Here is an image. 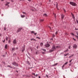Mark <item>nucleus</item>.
Masks as SVG:
<instances>
[{"mask_svg":"<svg viewBox=\"0 0 78 78\" xmlns=\"http://www.w3.org/2000/svg\"><path fill=\"white\" fill-rule=\"evenodd\" d=\"M70 4L72 5V6H76L77 5L74 2H69Z\"/></svg>","mask_w":78,"mask_h":78,"instance_id":"f257e3e1","label":"nucleus"},{"mask_svg":"<svg viewBox=\"0 0 78 78\" xmlns=\"http://www.w3.org/2000/svg\"><path fill=\"white\" fill-rule=\"evenodd\" d=\"M12 64L13 65H14V66H18V64L17 63H16L15 61H14L12 62Z\"/></svg>","mask_w":78,"mask_h":78,"instance_id":"f03ea898","label":"nucleus"},{"mask_svg":"<svg viewBox=\"0 0 78 78\" xmlns=\"http://www.w3.org/2000/svg\"><path fill=\"white\" fill-rule=\"evenodd\" d=\"M22 29V28H20L17 30V32L19 33V32H20V31H21V30Z\"/></svg>","mask_w":78,"mask_h":78,"instance_id":"7ed1b4c3","label":"nucleus"},{"mask_svg":"<svg viewBox=\"0 0 78 78\" xmlns=\"http://www.w3.org/2000/svg\"><path fill=\"white\" fill-rule=\"evenodd\" d=\"M45 46L46 47H49L50 46V45L49 44L47 43L45 45Z\"/></svg>","mask_w":78,"mask_h":78,"instance_id":"20e7f679","label":"nucleus"},{"mask_svg":"<svg viewBox=\"0 0 78 78\" xmlns=\"http://www.w3.org/2000/svg\"><path fill=\"white\" fill-rule=\"evenodd\" d=\"M73 47L74 48H76L77 46L76 44H73Z\"/></svg>","mask_w":78,"mask_h":78,"instance_id":"39448f33","label":"nucleus"},{"mask_svg":"<svg viewBox=\"0 0 78 78\" xmlns=\"http://www.w3.org/2000/svg\"><path fill=\"white\" fill-rule=\"evenodd\" d=\"M9 3H10V2H7L5 4V6H7L8 7H9Z\"/></svg>","mask_w":78,"mask_h":78,"instance_id":"423d86ee","label":"nucleus"},{"mask_svg":"<svg viewBox=\"0 0 78 78\" xmlns=\"http://www.w3.org/2000/svg\"><path fill=\"white\" fill-rule=\"evenodd\" d=\"M71 15L72 17L74 19H75V17H74V14H73V13H71Z\"/></svg>","mask_w":78,"mask_h":78,"instance_id":"0eeeda50","label":"nucleus"},{"mask_svg":"<svg viewBox=\"0 0 78 78\" xmlns=\"http://www.w3.org/2000/svg\"><path fill=\"white\" fill-rule=\"evenodd\" d=\"M55 5H56V8H57V9L58 10V3H55Z\"/></svg>","mask_w":78,"mask_h":78,"instance_id":"6e6552de","label":"nucleus"},{"mask_svg":"<svg viewBox=\"0 0 78 78\" xmlns=\"http://www.w3.org/2000/svg\"><path fill=\"white\" fill-rule=\"evenodd\" d=\"M13 43V44H16V39H14V40Z\"/></svg>","mask_w":78,"mask_h":78,"instance_id":"1a4fd4ad","label":"nucleus"},{"mask_svg":"<svg viewBox=\"0 0 78 78\" xmlns=\"http://www.w3.org/2000/svg\"><path fill=\"white\" fill-rule=\"evenodd\" d=\"M76 33L77 36L76 35H75V36H76V37H77V38L78 39V32H76Z\"/></svg>","mask_w":78,"mask_h":78,"instance_id":"9d476101","label":"nucleus"},{"mask_svg":"<svg viewBox=\"0 0 78 78\" xmlns=\"http://www.w3.org/2000/svg\"><path fill=\"white\" fill-rule=\"evenodd\" d=\"M64 17L65 16L64 15H62V19H63Z\"/></svg>","mask_w":78,"mask_h":78,"instance_id":"9b49d317","label":"nucleus"},{"mask_svg":"<svg viewBox=\"0 0 78 78\" xmlns=\"http://www.w3.org/2000/svg\"><path fill=\"white\" fill-rule=\"evenodd\" d=\"M25 16L24 15H21V17L22 18H24V17H25Z\"/></svg>","mask_w":78,"mask_h":78,"instance_id":"f8f14e48","label":"nucleus"},{"mask_svg":"<svg viewBox=\"0 0 78 78\" xmlns=\"http://www.w3.org/2000/svg\"><path fill=\"white\" fill-rule=\"evenodd\" d=\"M52 48H53V49H55L56 48L55 45H53Z\"/></svg>","mask_w":78,"mask_h":78,"instance_id":"ddd939ff","label":"nucleus"},{"mask_svg":"<svg viewBox=\"0 0 78 78\" xmlns=\"http://www.w3.org/2000/svg\"><path fill=\"white\" fill-rule=\"evenodd\" d=\"M58 63H56L55 64H54L53 65H52L53 66H57V65Z\"/></svg>","mask_w":78,"mask_h":78,"instance_id":"4468645a","label":"nucleus"},{"mask_svg":"<svg viewBox=\"0 0 78 78\" xmlns=\"http://www.w3.org/2000/svg\"><path fill=\"white\" fill-rule=\"evenodd\" d=\"M27 63H28L29 65H30V62L29 61H27Z\"/></svg>","mask_w":78,"mask_h":78,"instance_id":"2eb2a0df","label":"nucleus"},{"mask_svg":"<svg viewBox=\"0 0 78 78\" xmlns=\"http://www.w3.org/2000/svg\"><path fill=\"white\" fill-rule=\"evenodd\" d=\"M31 41H36V39L33 38V39H31Z\"/></svg>","mask_w":78,"mask_h":78,"instance_id":"dca6fc26","label":"nucleus"},{"mask_svg":"<svg viewBox=\"0 0 78 78\" xmlns=\"http://www.w3.org/2000/svg\"><path fill=\"white\" fill-rule=\"evenodd\" d=\"M54 50L53 49V50H50V52H52L53 51H54Z\"/></svg>","mask_w":78,"mask_h":78,"instance_id":"f3484780","label":"nucleus"},{"mask_svg":"<svg viewBox=\"0 0 78 78\" xmlns=\"http://www.w3.org/2000/svg\"><path fill=\"white\" fill-rule=\"evenodd\" d=\"M69 53H67L66 54H64V56H66L68 55H69Z\"/></svg>","mask_w":78,"mask_h":78,"instance_id":"a211bd4d","label":"nucleus"},{"mask_svg":"<svg viewBox=\"0 0 78 78\" xmlns=\"http://www.w3.org/2000/svg\"><path fill=\"white\" fill-rule=\"evenodd\" d=\"M44 16H47V15L46 14H44L43 15Z\"/></svg>","mask_w":78,"mask_h":78,"instance_id":"6ab92c4d","label":"nucleus"},{"mask_svg":"<svg viewBox=\"0 0 78 78\" xmlns=\"http://www.w3.org/2000/svg\"><path fill=\"white\" fill-rule=\"evenodd\" d=\"M16 56V53H14L13 55V56Z\"/></svg>","mask_w":78,"mask_h":78,"instance_id":"aec40b11","label":"nucleus"},{"mask_svg":"<svg viewBox=\"0 0 78 78\" xmlns=\"http://www.w3.org/2000/svg\"><path fill=\"white\" fill-rule=\"evenodd\" d=\"M69 50L68 49H67V50H66L65 51V52L66 53V52H67V51H68Z\"/></svg>","mask_w":78,"mask_h":78,"instance_id":"412c9836","label":"nucleus"},{"mask_svg":"<svg viewBox=\"0 0 78 78\" xmlns=\"http://www.w3.org/2000/svg\"><path fill=\"white\" fill-rule=\"evenodd\" d=\"M43 45V43L42 42H41V46H42V45Z\"/></svg>","mask_w":78,"mask_h":78,"instance_id":"4be33fe9","label":"nucleus"},{"mask_svg":"<svg viewBox=\"0 0 78 78\" xmlns=\"http://www.w3.org/2000/svg\"><path fill=\"white\" fill-rule=\"evenodd\" d=\"M5 48H7V44H6V45H5Z\"/></svg>","mask_w":78,"mask_h":78,"instance_id":"5701e85b","label":"nucleus"},{"mask_svg":"<svg viewBox=\"0 0 78 78\" xmlns=\"http://www.w3.org/2000/svg\"><path fill=\"white\" fill-rule=\"evenodd\" d=\"M68 62H65V64H64L65 66L67 64H68Z\"/></svg>","mask_w":78,"mask_h":78,"instance_id":"b1692460","label":"nucleus"},{"mask_svg":"<svg viewBox=\"0 0 78 78\" xmlns=\"http://www.w3.org/2000/svg\"><path fill=\"white\" fill-rule=\"evenodd\" d=\"M11 42V40H9V41L8 43H9V44H10Z\"/></svg>","mask_w":78,"mask_h":78,"instance_id":"393cba45","label":"nucleus"},{"mask_svg":"<svg viewBox=\"0 0 78 78\" xmlns=\"http://www.w3.org/2000/svg\"><path fill=\"white\" fill-rule=\"evenodd\" d=\"M44 20H40V22H43L44 21Z\"/></svg>","mask_w":78,"mask_h":78,"instance_id":"a878e982","label":"nucleus"},{"mask_svg":"<svg viewBox=\"0 0 78 78\" xmlns=\"http://www.w3.org/2000/svg\"><path fill=\"white\" fill-rule=\"evenodd\" d=\"M55 34H52V37H55Z\"/></svg>","mask_w":78,"mask_h":78,"instance_id":"bb28decb","label":"nucleus"},{"mask_svg":"<svg viewBox=\"0 0 78 78\" xmlns=\"http://www.w3.org/2000/svg\"><path fill=\"white\" fill-rule=\"evenodd\" d=\"M71 34H72V35H73V36L74 35V33H71Z\"/></svg>","mask_w":78,"mask_h":78,"instance_id":"cd10ccee","label":"nucleus"},{"mask_svg":"<svg viewBox=\"0 0 78 78\" xmlns=\"http://www.w3.org/2000/svg\"><path fill=\"white\" fill-rule=\"evenodd\" d=\"M8 37H6V40L8 41Z\"/></svg>","mask_w":78,"mask_h":78,"instance_id":"c85d7f7f","label":"nucleus"},{"mask_svg":"<svg viewBox=\"0 0 78 78\" xmlns=\"http://www.w3.org/2000/svg\"><path fill=\"white\" fill-rule=\"evenodd\" d=\"M25 50V49H23L22 50V52H23V51H24Z\"/></svg>","mask_w":78,"mask_h":78,"instance_id":"c756f323","label":"nucleus"},{"mask_svg":"<svg viewBox=\"0 0 78 78\" xmlns=\"http://www.w3.org/2000/svg\"><path fill=\"white\" fill-rule=\"evenodd\" d=\"M59 47H59L58 46H56V48H58Z\"/></svg>","mask_w":78,"mask_h":78,"instance_id":"7c9ffc66","label":"nucleus"},{"mask_svg":"<svg viewBox=\"0 0 78 78\" xmlns=\"http://www.w3.org/2000/svg\"><path fill=\"white\" fill-rule=\"evenodd\" d=\"M58 33V31H56L55 33V35H56V34H57Z\"/></svg>","mask_w":78,"mask_h":78,"instance_id":"2f4dec72","label":"nucleus"},{"mask_svg":"<svg viewBox=\"0 0 78 78\" xmlns=\"http://www.w3.org/2000/svg\"><path fill=\"white\" fill-rule=\"evenodd\" d=\"M72 60H73V59H71V60H70L69 61V62H72Z\"/></svg>","mask_w":78,"mask_h":78,"instance_id":"473e14b6","label":"nucleus"},{"mask_svg":"<svg viewBox=\"0 0 78 78\" xmlns=\"http://www.w3.org/2000/svg\"><path fill=\"white\" fill-rule=\"evenodd\" d=\"M4 30H6V27H4Z\"/></svg>","mask_w":78,"mask_h":78,"instance_id":"72a5a7b5","label":"nucleus"},{"mask_svg":"<svg viewBox=\"0 0 78 78\" xmlns=\"http://www.w3.org/2000/svg\"><path fill=\"white\" fill-rule=\"evenodd\" d=\"M43 50L44 51H46V50L45 49H43Z\"/></svg>","mask_w":78,"mask_h":78,"instance_id":"f704fd0d","label":"nucleus"},{"mask_svg":"<svg viewBox=\"0 0 78 78\" xmlns=\"http://www.w3.org/2000/svg\"><path fill=\"white\" fill-rule=\"evenodd\" d=\"M31 33H34V31H32L31 32Z\"/></svg>","mask_w":78,"mask_h":78,"instance_id":"c9c22d12","label":"nucleus"},{"mask_svg":"<svg viewBox=\"0 0 78 78\" xmlns=\"http://www.w3.org/2000/svg\"><path fill=\"white\" fill-rule=\"evenodd\" d=\"M64 66H65V64L62 66V69H63V67H64Z\"/></svg>","mask_w":78,"mask_h":78,"instance_id":"e433bc0d","label":"nucleus"},{"mask_svg":"<svg viewBox=\"0 0 78 78\" xmlns=\"http://www.w3.org/2000/svg\"><path fill=\"white\" fill-rule=\"evenodd\" d=\"M54 16H55V17H56V15L55 14H54Z\"/></svg>","mask_w":78,"mask_h":78,"instance_id":"4c0bfd02","label":"nucleus"},{"mask_svg":"<svg viewBox=\"0 0 78 78\" xmlns=\"http://www.w3.org/2000/svg\"><path fill=\"white\" fill-rule=\"evenodd\" d=\"M70 47H71V45H69V46L68 48H69V49H70Z\"/></svg>","mask_w":78,"mask_h":78,"instance_id":"58836bf2","label":"nucleus"},{"mask_svg":"<svg viewBox=\"0 0 78 78\" xmlns=\"http://www.w3.org/2000/svg\"><path fill=\"white\" fill-rule=\"evenodd\" d=\"M22 13H23V14H26V13H25V12H23Z\"/></svg>","mask_w":78,"mask_h":78,"instance_id":"ea45409f","label":"nucleus"},{"mask_svg":"<svg viewBox=\"0 0 78 78\" xmlns=\"http://www.w3.org/2000/svg\"><path fill=\"white\" fill-rule=\"evenodd\" d=\"M2 63H4V64H5V62L4 61H2Z\"/></svg>","mask_w":78,"mask_h":78,"instance_id":"a19ab883","label":"nucleus"},{"mask_svg":"<svg viewBox=\"0 0 78 78\" xmlns=\"http://www.w3.org/2000/svg\"><path fill=\"white\" fill-rule=\"evenodd\" d=\"M36 38H37L38 39H40V38L39 37H37Z\"/></svg>","mask_w":78,"mask_h":78,"instance_id":"79ce46f5","label":"nucleus"},{"mask_svg":"<svg viewBox=\"0 0 78 78\" xmlns=\"http://www.w3.org/2000/svg\"><path fill=\"white\" fill-rule=\"evenodd\" d=\"M39 47V46H37V49H38V48Z\"/></svg>","mask_w":78,"mask_h":78,"instance_id":"37998d69","label":"nucleus"},{"mask_svg":"<svg viewBox=\"0 0 78 78\" xmlns=\"http://www.w3.org/2000/svg\"><path fill=\"white\" fill-rule=\"evenodd\" d=\"M45 53H44V52H42V54H45Z\"/></svg>","mask_w":78,"mask_h":78,"instance_id":"c03bdc74","label":"nucleus"},{"mask_svg":"<svg viewBox=\"0 0 78 78\" xmlns=\"http://www.w3.org/2000/svg\"><path fill=\"white\" fill-rule=\"evenodd\" d=\"M38 76V75H37V74L35 76Z\"/></svg>","mask_w":78,"mask_h":78,"instance_id":"a18cd8bd","label":"nucleus"},{"mask_svg":"<svg viewBox=\"0 0 78 78\" xmlns=\"http://www.w3.org/2000/svg\"><path fill=\"white\" fill-rule=\"evenodd\" d=\"M34 34L35 35H36V34H37V33H34Z\"/></svg>","mask_w":78,"mask_h":78,"instance_id":"49530a36","label":"nucleus"},{"mask_svg":"<svg viewBox=\"0 0 78 78\" xmlns=\"http://www.w3.org/2000/svg\"><path fill=\"white\" fill-rule=\"evenodd\" d=\"M73 39L74 40V41H76V39H74V38H73Z\"/></svg>","mask_w":78,"mask_h":78,"instance_id":"de8ad7c7","label":"nucleus"},{"mask_svg":"<svg viewBox=\"0 0 78 78\" xmlns=\"http://www.w3.org/2000/svg\"><path fill=\"white\" fill-rule=\"evenodd\" d=\"M64 12H66V10H65V9H64Z\"/></svg>","mask_w":78,"mask_h":78,"instance_id":"09e8293b","label":"nucleus"},{"mask_svg":"<svg viewBox=\"0 0 78 78\" xmlns=\"http://www.w3.org/2000/svg\"><path fill=\"white\" fill-rule=\"evenodd\" d=\"M74 54H73V55H72V56H74Z\"/></svg>","mask_w":78,"mask_h":78,"instance_id":"8fccbe9b","label":"nucleus"},{"mask_svg":"<svg viewBox=\"0 0 78 78\" xmlns=\"http://www.w3.org/2000/svg\"><path fill=\"white\" fill-rule=\"evenodd\" d=\"M32 74H33V75H34L35 76V73H32Z\"/></svg>","mask_w":78,"mask_h":78,"instance_id":"3c124183","label":"nucleus"},{"mask_svg":"<svg viewBox=\"0 0 78 78\" xmlns=\"http://www.w3.org/2000/svg\"><path fill=\"white\" fill-rule=\"evenodd\" d=\"M5 42V40H4V41H3V42Z\"/></svg>","mask_w":78,"mask_h":78,"instance_id":"603ef678","label":"nucleus"},{"mask_svg":"<svg viewBox=\"0 0 78 78\" xmlns=\"http://www.w3.org/2000/svg\"><path fill=\"white\" fill-rule=\"evenodd\" d=\"M16 71L17 72V73H18V70H16Z\"/></svg>","mask_w":78,"mask_h":78,"instance_id":"864d4df0","label":"nucleus"},{"mask_svg":"<svg viewBox=\"0 0 78 78\" xmlns=\"http://www.w3.org/2000/svg\"><path fill=\"white\" fill-rule=\"evenodd\" d=\"M76 22L78 23V20H76Z\"/></svg>","mask_w":78,"mask_h":78,"instance_id":"5fc2aeb1","label":"nucleus"},{"mask_svg":"<svg viewBox=\"0 0 78 78\" xmlns=\"http://www.w3.org/2000/svg\"><path fill=\"white\" fill-rule=\"evenodd\" d=\"M32 68H33V67H30L29 69H32Z\"/></svg>","mask_w":78,"mask_h":78,"instance_id":"6e6d98bb","label":"nucleus"},{"mask_svg":"<svg viewBox=\"0 0 78 78\" xmlns=\"http://www.w3.org/2000/svg\"><path fill=\"white\" fill-rule=\"evenodd\" d=\"M71 57H72V56H70L69 58H71Z\"/></svg>","mask_w":78,"mask_h":78,"instance_id":"4d7b16f0","label":"nucleus"},{"mask_svg":"<svg viewBox=\"0 0 78 78\" xmlns=\"http://www.w3.org/2000/svg\"><path fill=\"white\" fill-rule=\"evenodd\" d=\"M1 1H2V2H3L4 1H5V0H1Z\"/></svg>","mask_w":78,"mask_h":78,"instance_id":"13d9d810","label":"nucleus"},{"mask_svg":"<svg viewBox=\"0 0 78 78\" xmlns=\"http://www.w3.org/2000/svg\"><path fill=\"white\" fill-rule=\"evenodd\" d=\"M46 76L48 77V75H46Z\"/></svg>","mask_w":78,"mask_h":78,"instance_id":"bf43d9fd","label":"nucleus"},{"mask_svg":"<svg viewBox=\"0 0 78 78\" xmlns=\"http://www.w3.org/2000/svg\"><path fill=\"white\" fill-rule=\"evenodd\" d=\"M30 76H27V77H30Z\"/></svg>","mask_w":78,"mask_h":78,"instance_id":"052dcab7","label":"nucleus"},{"mask_svg":"<svg viewBox=\"0 0 78 78\" xmlns=\"http://www.w3.org/2000/svg\"><path fill=\"white\" fill-rule=\"evenodd\" d=\"M39 78H41V76H39Z\"/></svg>","mask_w":78,"mask_h":78,"instance_id":"680f3d73","label":"nucleus"},{"mask_svg":"<svg viewBox=\"0 0 78 78\" xmlns=\"http://www.w3.org/2000/svg\"><path fill=\"white\" fill-rule=\"evenodd\" d=\"M75 30H78V29H76V28H75Z\"/></svg>","mask_w":78,"mask_h":78,"instance_id":"e2e57ef3","label":"nucleus"},{"mask_svg":"<svg viewBox=\"0 0 78 78\" xmlns=\"http://www.w3.org/2000/svg\"><path fill=\"white\" fill-rule=\"evenodd\" d=\"M49 27L50 28L51 30V27Z\"/></svg>","mask_w":78,"mask_h":78,"instance_id":"0e129e2a","label":"nucleus"},{"mask_svg":"<svg viewBox=\"0 0 78 78\" xmlns=\"http://www.w3.org/2000/svg\"><path fill=\"white\" fill-rule=\"evenodd\" d=\"M10 67L11 68H13L12 67L10 66Z\"/></svg>","mask_w":78,"mask_h":78,"instance_id":"69168bd1","label":"nucleus"},{"mask_svg":"<svg viewBox=\"0 0 78 78\" xmlns=\"http://www.w3.org/2000/svg\"><path fill=\"white\" fill-rule=\"evenodd\" d=\"M37 52H36V55H37Z\"/></svg>","mask_w":78,"mask_h":78,"instance_id":"338daca9","label":"nucleus"},{"mask_svg":"<svg viewBox=\"0 0 78 78\" xmlns=\"http://www.w3.org/2000/svg\"><path fill=\"white\" fill-rule=\"evenodd\" d=\"M15 48H13L12 49H15Z\"/></svg>","mask_w":78,"mask_h":78,"instance_id":"774afa93","label":"nucleus"}]
</instances>
